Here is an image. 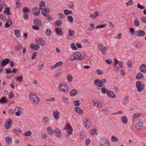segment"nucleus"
<instances>
[{"instance_id":"0eeeda50","label":"nucleus","mask_w":146,"mask_h":146,"mask_svg":"<svg viewBox=\"0 0 146 146\" xmlns=\"http://www.w3.org/2000/svg\"><path fill=\"white\" fill-rule=\"evenodd\" d=\"M12 120L11 118H8L6 121L5 124V128L6 129H9L11 126Z\"/></svg>"},{"instance_id":"c03bdc74","label":"nucleus","mask_w":146,"mask_h":146,"mask_svg":"<svg viewBox=\"0 0 146 146\" xmlns=\"http://www.w3.org/2000/svg\"><path fill=\"white\" fill-rule=\"evenodd\" d=\"M64 14L66 15H68L69 14H72L73 13V11L68 10L65 9L64 10Z\"/></svg>"},{"instance_id":"f704fd0d","label":"nucleus","mask_w":146,"mask_h":146,"mask_svg":"<svg viewBox=\"0 0 146 146\" xmlns=\"http://www.w3.org/2000/svg\"><path fill=\"white\" fill-rule=\"evenodd\" d=\"M134 24V25L137 27H138L140 23V22L138 20V18H135L133 21Z\"/></svg>"},{"instance_id":"72a5a7b5","label":"nucleus","mask_w":146,"mask_h":146,"mask_svg":"<svg viewBox=\"0 0 146 146\" xmlns=\"http://www.w3.org/2000/svg\"><path fill=\"white\" fill-rule=\"evenodd\" d=\"M121 120L124 124H126L128 121L127 119L125 116H123L122 117Z\"/></svg>"},{"instance_id":"49530a36","label":"nucleus","mask_w":146,"mask_h":146,"mask_svg":"<svg viewBox=\"0 0 146 146\" xmlns=\"http://www.w3.org/2000/svg\"><path fill=\"white\" fill-rule=\"evenodd\" d=\"M14 33L17 37H19L20 36V31L17 30H15L14 31Z\"/></svg>"},{"instance_id":"6e6d98bb","label":"nucleus","mask_w":146,"mask_h":146,"mask_svg":"<svg viewBox=\"0 0 146 146\" xmlns=\"http://www.w3.org/2000/svg\"><path fill=\"white\" fill-rule=\"evenodd\" d=\"M109 91V90H108L104 87L102 88L101 89V91L104 94L106 93L107 94L108 92Z\"/></svg>"},{"instance_id":"8fccbe9b","label":"nucleus","mask_w":146,"mask_h":146,"mask_svg":"<svg viewBox=\"0 0 146 146\" xmlns=\"http://www.w3.org/2000/svg\"><path fill=\"white\" fill-rule=\"evenodd\" d=\"M45 33L47 36H50L51 35V30L49 29H47Z\"/></svg>"},{"instance_id":"393cba45","label":"nucleus","mask_w":146,"mask_h":146,"mask_svg":"<svg viewBox=\"0 0 146 146\" xmlns=\"http://www.w3.org/2000/svg\"><path fill=\"white\" fill-rule=\"evenodd\" d=\"M47 130L48 133L51 135H53L55 132V130H54L51 127H47Z\"/></svg>"},{"instance_id":"c85d7f7f","label":"nucleus","mask_w":146,"mask_h":146,"mask_svg":"<svg viewBox=\"0 0 146 146\" xmlns=\"http://www.w3.org/2000/svg\"><path fill=\"white\" fill-rule=\"evenodd\" d=\"M55 31L56 32V33H57L58 35L61 36H62L63 35V32L59 28H56Z\"/></svg>"},{"instance_id":"13d9d810","label":"nucleus","mask_w":146,"mask_h":146,"mask_svg":"<svg viewBox=\"0 0 146 146\" xmlns=\"http://www.w3.org/2000/svg\"><path fill=\"white\" fill-rule=\"evenodd\" d=\"M71 47L72 49L73 50H76L77 49V48L76 47L75 44L74 43H72L71 44Z\"/></svg>"},{"instance_id":"20e7f679","label":"nucleus","mask_w":146,"mask_h":146,"mask_svg":"<svg viewBox=\"0 0 146 146\" xmlns=\"http://www.w3.org/2000/svg\"><path fill=\"white\" fill-rule=\"evenodd\" d=\"M135 86L138 92H140L142 91L145 88L144 84L139 81L136 82Z\"/></svg>"},{"instance_id":"4c0bfd02","label":"nucleus","mask_w":146,"mask_h":146,"mask_svg":"<svg viewBox=\"0 0 146 146\" xmlns=\"http://www.w3.org/2000/svg\"><path fill=\"white\" fill-rule=\"evenodd\" d=\"M43 121L44 123H47L49 122L50 120L47 116H44L43 118Z\"/></svg>"},{"instance_id":"6ab92c4d","label":"nucleus","mask_w":146,"mask_h":146,"mask_svg":"<svg viewBox=\"0 0 146 146\" xmlns=\"http://www.w3.org/2000/svg\"><path fill=\"white\" fill-rule=\"evenodd\" d=\"M35 41L36 42L42 45H43L45 43L44 41H43L42 38H36L35 39Z\"/></svg>"},{"instance_id":"680f3d73","label":"nucleus","mask_w":146,"mask_h":146,"mask_svg":"<svg viewBox=\"0 0 146 146\" xmlns=\"http://www.w3.org/2000/svg\"><path fill=\"white\" fill-rule=\"evenodd\" d=\"M102 71L100 70H97L96 71L95 73L98 75H101L103 74Z\"/></svg>"},{"instance_id":"a19ab883","label":"nucleus","mask_w":146,"mask_h":146,"mask_svg":"<svg viewBox=\"0 0 146 146\" xmlns=\"http://www.w3.org/2000/svg\"><path fill=\"white\" fill-rule=\"evenodd\" d=\"M62 21L60 20H58L54 22V23L55 24V26H57L58 27L60 26L62 24Z\"/></svg>"},{"instance_id":"dca6fc26","label":"nucleus","mask_w":146,"mask_h":146,"mask_svg":"<svg viewBox=\"0 0 146 146\" xmlns=\"http://www.w3.org/2000/svg\"><path fill=\"white\" fill-rule=\"evenodd\" d=\"M34 23L35 25L38 27L41 26L42 25V23L41 21L37 19H35Z\"/></svg>"},{"instance_id":"5701e85b","label":"nucleus","mask_w":146,"mask_h":146,"mask_svg":"<svg viewBox=\"0 0 146 146\" xmlns=\"http://www.w3.org/2000/svg\"><path fill=\"white\" fill-rule=\"evenodd\" d=\"M74 110L76 112L80 115H82L84 113L83 110L81 109L79 107H75Z\"/></svg>"},{"instance_id":"9d476101","label":"nucleus","mask_w":146,"mask_h":146,"mask_svg":"<svg viewBox=\"0 0 146 146\" xmlns=\"http://www.w3.org/2000/svg\"><path fill=\"white\" fill-rule=\"evenodd\" d=\"M100 15V13L98 11L94 12L92 13H91L89 15V17L91 19H96L97 18V17Z\"/></svg>"},{"instance_id":"b1692460","label":"nucleus","mask_w":146,"mask_h":146,"mask_svg":"<svg viewBox=\"0 0 146 146\" xmlns=\"http://www.w3.org/2000/svg\"><path fill=\"white\" fill-rule=\"evenodd\" d=\"M12 25V21L11 19H8L6 23L5 27L6 28H8Z\"/></svg>"},{"instance_id":"774afa93","label":"nucleus","mask_w":146,"mask_h":146,"mask_svg":"<svg viewBox=\"0 0 146 146\" xmlns=\"http://www.w3.org/2000/svg\"><path fill=\"white\" fill-rule=\"evenodd\" d=\"M37 55V54L36 52H34L32 55L31 57V59L32 60H34L36 58Z\"/></svg>"},{"instance_id":"de8ad7c7","label":"nucleus","mask_w":146,"mask_h":146,"mask_svg":"<svg viewBox=\"0 0 146 146\" xmlns=\"http://www.w3.org/2000/svg\"><path fill=\"white\" fill-rule=\"evenodd\" d=\"M68 34L70 36H73L74 34V31L73 30L69 29L68 30Z\"/></svg>"},{"instance_id":"0e129e2a","label":"nucleus","mask_w":146,"mask_h":146,"mask_svg":"<svg viewBox=\"0 0 146 146\" xmlns=\"http://www.w3.org/2000/svg\"><path fill=\"white\" fill-rule=\"evenodd\" d=\"M15 109L17 110H18V111H19L20 112L23 113V109L19 107H17L15 108Z\"/></svg>"},{"instance_id":"f257e3e1","label":"nucleus","mask_w":146,"mask_h":146,"mask_svg":"<svg viewBox=\"0 0 146 146\" xmlns=\"http://www.w3.org/2000/svg\"><path fill=\"white\" fill-rule=\"evenodd\" d=\"M29 98L31 103L35 104H37L40 101L38 97L35 95L34 93L31 92L30 94Z\"/></svg>"},{"instance_id":"423d86ee","label":"nucleus","mask_w":146,"mask_h":146,"mask_svg":"<svg viewBox=\"0 0 146 146\" xmlns=\"http://www.w3.org/2000/svg\"><path fill=\"white\" fill-rule=\"evenodd\" d=\"M98 47L104 55H106V52L105 50H107L108 49L107 47L104 46L102 44H100L98 45Z\"/></svg>"},{"instance_id":"aec40b11","label":"nucleus","mask_w":146,"mask_h":146,"mask_svg":"<svg viewBox=\"0 0 146 146\" xmlns=\"http://www.w3.org/2000/svg\"><path fill=\"white\" fill-rule=\"evenodd\" d=\"M55 135L58 137H60L62 136V133L60 130L59 128H57L55 130Z\"/></svg>"},{"instance_id":"e2e57ef3","label":"nucleus","mask_w":146,"mask_h":146,"mask_svg":"<svg viewBox=\"0 0 146 146\" xmlns=\"http://www.w3.org/2000/svg\"><path fill=\"white\" fill-rule=\"evenodd\" d=\"M32 134V133L31 131H26L25 133V136H29L31 135Z\"/></svg>"},{"instance_id":"7c9ffc66","label":"nucleus","mask_w":146,"mask_h":146,"mask_svg":"<svg viewBox=\"0 0 146 146\" xmlns=\"http://www.w3.org/2000/svg\"><path fill=\"white\" fill-rule=\"evenodd\" d=\"M78 93L77 90L75 89L73 90L70 93V95L71 96H74Z\"/></svg>"},{"instance_id":"cd10ccee","label":"nucleus","mask_w":146,"mask_h":146,"mask_svg":"<svg viewBox=\"0 0 146 146\" xmlns=\"http://www.w3.org/2000/svg\"><path fill=\"white\" fill-rule=\"evenodd\" d=\"M3 13L7 15H11V13L10 12V8L6 6L5 8Z\"/></svg>"},{"instance_id":"c9c22d12","label":"nucleus","mask_w":146,"mask_h":146,"mask_svg":"<svg viewBox=\"0 0 146 146\" xmlns=\"http://www.w3.org/2000/svg\"><path fill=\"white\" fill-rule=\"evenodd\" d=\"M7 101L5 97L2 98L0 100V103L1 104H4L7 103Z\"/></svg>"},{"instance_id":"09e8293b","label":"nucleus","mask_w":146,"mask_h":146,"mask_svg":"<svg viewBox=\"0 0 146 146\" xmlns=\"http://www.w3.org/2000/svg\"><path fill=\"white\" fill-rule=\"evenodd\" d=\"M143 74L140 73H139L138 74L136 77V78L137 79H140L141 78H143Z\"/></svg>"},{"instance_id":"ddd939ff","label":"nucleus","mask_w":146,"mask_h":146,"mask_svg":"<svg viewBox=\"0 0 146 146\" xmlns=\"http://www.w3.org/2000/svg\"><path fill=\"white\" fill-rule=\"evenodd\" d=\"M10 60L9 59L6 58L1 63L0 66L1 67H4L9 63Z\"/></svg>"},{"instance_id":"e433bc0d","label":"nucleus","mask_w":146,"mask_h":146,"mask_svg":"<svg viewBox=\"0 0 146 146\" xmlns=\"http://www.w3.org/2000/svg\"><path fill=\"white\" fill-rule=\"evenodd\" d=\"M14 133L17 135H19L21 133V131L19 128H16L14 129Z\"/></svg>"},{"instance_id":"052dcab7","label":"nucleus","mask_w":146,"mask_h":146,"mask_svg":"<svg viewBox=\"0 0 146 146\" xmlns=\"http://www.w3.org/2000/svg\"><path fill=\"white\" fill-rule=\"evenodd\" d=\"M106 25L105 24H102L100 25H97L96 28V29H98V28H104L106 27Z\"/></svg>"},{"instance_id":"f8f14e48","label":"nucleus","mask_w":146,"mask_h":146,"mask_svg":"<svg viewBox=\"0 0 146 146\" xmlns=\"http://www.w3.org/2000/svg\"><path fill=\"white\" fill-rule=\"evenodd\" d=\"M135 34L139 37H142L145 35V32L144 31L139 30L136 32Z\"/></svg>"},{"instance_id":"338daca9","label":"nucleus","mask_w":146,"mask_h":146,"mask_svg":"<svg viewBox=\"0 0 146 146\" xmlns=\"http://www.w3.org/2000/svg\"><path fill=\"white\" fill-rule=\"evenodd\" d=\"M47 134L45 133H43L41 135V138L42 139H45L47 138Z\"/></svg>"},{"instance_id":"bb28decb","label":"nucleus","mask_w":146,"mask_h":146,"mask_svg":"<svg viewBox=\"0 0 146 146\" xmlns=\"http://www.w3.org/2000/svg\"><path fill=\"white\" fill-rule=\"evenodd\" d=\"M16 50L17 51H21L23 48V46L20 43L18 44L17 46L15 48Z\"/></svg>"},{"instance_id":"3c124183","label":"nucleus","mask_w":146,"mask_h":146,"mask_svg":"<svg viewBox=\"0 0 146 146\" xmlns=\"http://www.w3.org/2000/svg\"><path fill=\"white\" fill-rule=\"evenodd\" d=\"M44 66V64H42L41 65H38L37 68V70L38 71H41L42 69Z\"/></svg>"},{"instance_id":"6e6552de","label":"nucleus","mask_w":146,"mask_h":146,"mask_svg":"<svg viewBox=\"0 0 146 146\" xmlns=\"http://www.w3.org/2000/svg\"><path fill=\"white\" fill-rule=\"evenodd\" d=\"M32 13L33 15L35 16H38L40 13V10L39 8L35 7L32 10Z\"/></svg>"},{"instance_id":"f3484780","label":"nucleus","mask_w":146,"mask_h":146,"mask_svg":"<svg viewBox=\"0 0 146 146\" xmlns=\"http://www.w3.org/2000/svg\"><path fill=\"white\" fill-rule=\"evenodd\" d=\"M30 47L32 49H33L35 50H38L39 49L40 46L38 44H31L30 45Z\"/></svg>"},{"instance_id":"ea45409f","label":"nucleus","mask_w":146,"mask_h":146,"mask_svg":"<svg viewBox=\"0 0 146 146\" xmlns=\"http://www.w3.org/2000/svg\"><path fill=\"white\" fill-rule=\"evenodd\" d=\"M73 104L75 106L77 107H78L81 104V102L79 100H77L74 101Z\"/></svg>"},{"instance_id":"603ef678","label":"nucleus","mask_w":146,"mask_h":146,"mask_svg":"<svg viewBox=\"0 0 146 146\" xmlns=\"http://www.w3.org/2000/svg\"><path fill=\"white\" fill-rule=\"evenodd\" d=\"M67 19L68 22L72 23L73 21V17L71 16H68L67 17Z\"/></svg>"},{"instance_id":"c756f323","label":"nucleus","mask_w":146,"mask_h":146,"mask_svg":"<svg viewBox=\"0 0 146 146\" xmlns=\"http://www.w3.org/2000/svg\"><path fill=\"white\" fill-rule=\"evenodd\" d=\"M62 100L65 104H68L70 103V102L68 98H67L65 96H63L62 98Z\"/></svg>"},{"instance_id":"79ce46f5","label":"nucleus","mask_w":146,"mask_h":146,"mask_svg":"<svg viewBox=\"0 0 146 146\" xmlns=\"http://www.w3.org/2000/svg\"><path fill=\"white\" fill-rule=\"evenodd\" d=\"M7 19L6 16L2 14H0V19L2 21H5Z\"/></svg>"},{"instance_id":"58836bf2","label":"nucleus","mask_w":146,"mask_h":146,"mask_svg":"<svg viewBox=\"0 0 146 146\" xmlns=\"http://www.w3.org/2000/svg\"><path fill=\"white\" fill-rule=\"evenodd\" d=\"M135 44L136 45L135 47L137 48H140L142 46V44L141 43L139 42L138 41L135 42Z\"/></svg>"},{"instance_id":"a18cd8bd","label":"nucleus","mask_w":146,"mask_h":146,"mask_svg":"<svg viewBox=\"0 0 146 146\" xmlns=\"http://www.w3.org/2000/svg\"><path fill=\"white\" fill-rule=\"evenodd\" d=\"M23 79V77L22 76H17L15 78V80L17 81H19V82H22Z\"/></svg>"},{"instance_id":"bf43d9fd","label":"nucleus","mask_w":146,"mask_h":146,"mask_svg":"<svg viewBox=\"0 0 146 146\" xmlns=\"http://www.w3.org/2000/svg\"><path fill=\"white\" fill-rule=\"evenodd\" d=\"M86 137V134L84 133H81L80 136V139H84Z\"/></svg>"},{"instance_id":"39448f33","label":"nucleus","mask_w":146,"mask_h":146,"mask_svg":"<svg viewBox=\"0 0 146 146\" xmlns=\"http://www.w3.org/2000/svg\"><path fill=\"white\" fill-rule=\"evenodd\" d=\"M83 125L85 128L88 129L91 126V120L89 118H85L83 121Z\"/></svg>"},{"instance_id":"f03ea898","label":"nucleus","mask_w":146,"mask_h":146,"mask_svg":"<svg viewBox=\"0 0 146 146\" xmlns=\"http://www.w3.org/2000/svg\"><path fill=\"white\" fill-rule=\"evenodd\" d=\"M73 55L74 56V59L75 60H78L79 61L82 60L85 56V54L83 53V54H82L81 55V53L78 52L73 54Z\"/></svg>"},{"instance_id":"a878e982","label":"nucleus","mask_w":146,"mask_h":146,"mask_svg":"<svg viewBox=\"0 0 146 146\" xmlns=\"http://www.w3.org/2000/svg\"><path fill=\"white\" fill-rule=\"evenodd\" d=\"M103 103L101 102H93V104L96 106L98 107H101L102 105H103Z\"/></svg>"},{"instance_id":"473e14b6","label":"nucleus","mask_w":146,"mask_h":146,"mask_svg":"<svg viewBox=\"0 0 146 146\" xmlns=\"http://www.w3.org/2000/svg\"><path fill=\"white\" fill-rule=\"evenodd\" d=\"M5 141L7 143V144L9 145L12 143V139L10 137H6L5 138Z\"/></svg>"},{"instance_id":"2eb2a0df","label":"nucleus","mask_w":146,"mask_h":146,"mask_svg":"<svg viewBox=\"0 0 146 146\" xmlns=\"http://www.w3.org/2000/svg\"><path fill=\"white\" fill-rule=\"evenodd\" d=\"M107 95L108 97L110 98H114L116 97L115 94L113 91L109 90L108 92Z\"/></svg>"},{"instance_id":"a211bd4d","label":"nucleus","mask_w":146,"mask_h":146,"mask_svg":"<svg viewBox=\"0 0 146 146\" xmlns=\"http://www.w3.org/2000/svg\"><path fill=\"white\" fill-rule=\"evenodd\" d=\"M46 5L44 1H41L39 3V9L42 10H43L45 8Z\"/></svg>"},{"instance_id":"4d7b16f0","label":"nucleus","mask_w":146,"mask_h":146,"mask_svg":"<svg viewBox=\"0 0 146 146\" xmlns=\"http://www.w3.org/2000/svg\"><path fill=\"white\" fill-rule=\"evenodd\" d=\"M68 6L69 7L72 9H73L74 8V4L72 2H70L69 3Z\"/></svg>"},{"instance_id":"2f4dec72","label":"nucleus","mask_w":146,"mask_h":146,"mask_svg":"<svg viewBox=\"0 0 146 146\" xmlns=\"http://www.w3.org/2000/svg\"><path fill=\"white\" fill-rule=\"evenodd\" d=\"M67 80L69 82H72V81L73 77L71 74H69L66 76Z\"/></svg>"},{"instance_id":"864d4df0","label":"nucleus","mask_w":146,"mask_h":146,"mask_svg":"<svg viewBox=\"0 0 146 146\" xmlns=\"http://www.w3.org/2000/svg\"><path fill=\"white\" fill-rule=\"evenodd\" d=\"M111 140L112 141L115 142L118 141V139L116 137L112 135L111 136Z\"/></svg>"},{"instance_id":"412c9836","label":"nucleus","mask_w":146,"mask_h":146,"mask_svg":"<svg viewBox=\"0 0 146 146\" xmlns=\"http://www.w3.org/2000/svg\"><path fill=\"white\" fill-rule=\"evenodd\" d=\"M59 112L57 110H54L53 113V115L56 120H57L59 117Z\"/></svg>"},{"instance_id":"69168bd1","label":"nucleus","mask_w":146,"mask_h":146,"mask_svg":"<svg viewBox=\"0 0 146 146\" xmlns=\"http://www.w3.org/2000/svg\"><path fill=\"white\" fill-rule=\"evenodd\" d=\"M14 96V94H13L12 91H11L9 94L8 97L9 98H13Z\"/></svg>"},{"instance_id":"4468645a","label":"nucleus","mask_w":146,"mask_h":146,"mask_svg":"<svg viewBox=\"0 0 146 146\" xmlns=\"http://www.w3.org/2000/svg\"><path fill=\"white\" fill-rule=\"evenodd\" d=\"M139 69L141 72L146 74V66L145 64H142L140 66Z\"/></svg>"},{"instance_id":"9b49d317","label":"nucleus","mask_w":146,"mask_h":146,"mask_svg":"<svg viewBox=\"0 0 146 146\" xmlns=\"http://www.w3.org/2000/svg\"><path fill=\"white\" fill-rule=\"evenodd\" d=\"M143 127V124L141 121H139L137 122L135 126V129L137 130H139L141 129Z\"/></svg>"},{"instance_id":"37998d69","label":"nucleus","mask_w":146,"mask_h":146,"mask_svg":"<svg viewBox=\"0 0 146 146\" xmlns=\"http://www.w3.org/2000/svg\"><path fill=\"white\" fill-rule=\"evenodd\" d=\"M124 102L122 104L124 105H125L129 101V97L128 96H126L123 99Z\"/></svg>"},{"instance_id":"5fc2aeb1","label":"nucleus","mask_w":146,"mask_h":146,"mask_svg":"<svg viewBox=\"0 0 146 146\" xmlns=\"http://www.w3.org/2000/svg\"><path fill=\"white\" fill-rule=\"evenodd\" d=\"M23 11L24 13H29L30 12V10L28 8L25 7L23 8Z\"/></svg>"},{"instance_id":"1a4fd4ad","label":"nucleus","mask_w":146,"mask_h":146,"mask_svg":"<svg viewBox=\"0 0 146 146\" xmlns=\"http://www.w3.org/2000/svg\"><path fill=\"white\" fill-rule=\"evenodd\" d=\"M50 7L49 6H47L46 8L42 11L41 13L45 17H47L49 15L48 13H50Z\"/></svg>"},{"instance_id":"4be33fe9","label":"nucleus","mask_w":146,"mask_h":146,"mask_svg":"<svg viewBox=\"0 0 146 146\" xmlns=\"http://www.w3.org/2000/svg\"><path fill=\"white\" fill-rule=\"evenodd\" d=\"M94 84L97 86L99 87H102V82H101L100 80L99 79H96L94 81Z\"/></svg>"},{"instance_id":"7ed1b4c3","label":"nucleus","mask_w":146,"mask_h":146,"mask_svg":"<svg viewBox=\"0 0 146 146\" xmlns=\"http://www.w3.org/2000/svg\"><path fill=\"white\" fill-rule=\"evenodd\" d=\"M58 89L59 91L65 93L67 92L69 90L67 85L64 83L60 84L59 86Z\"/></svg>"}]
</instances>
